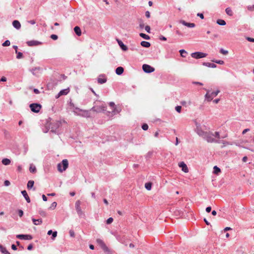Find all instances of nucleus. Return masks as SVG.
<instances>
[{"instance_id": "1", "label": "nucleus", "mask_w": 254, "mask_h": 254, "mask_svg": "<svg viewBox=\"0 0 254 254\" xmlns=\"http://www.w3.org/2000/svg\"><path fill=\"white\" fill-rule=\"evenodd\" d=\"M197 134L201 136L204 139L210 143H220L218 139L213 137V133L211 131H204L202 130L197 129Z\"/></svg>"}, {"instance_id": "2", "label": "nucleus", "mask_w": 254, "mask_h": 254, "mask_svg": "<svg viewBox=\"0 0 254 254\" xmlns=\"http://www.w3.org/2000/svg\"><path fill=\"white\" fill-rule=\"evenodd\" d=\"M68 166V162L67 159H64L61 163L58 164V170L60 172H63L66 170Z\"/></svg>"}, {"instance_id": "3", "label": "nucleus", "mask_w": 254, "mask_h": 254, "mask_svg": "<svg viewBox=\"0 0 254 254\" xmlns=\"http://www.w3.org/2000/svg\"><path fill=\"white\" fill-rule=\"evenodd\" d=\"M220 92L219 90L216 91L212 92L211 93H209V91L207 90V93L205 95V98L208 101H211L214 97H216L218 94Z\"/></svg>"}, {"instance_id": "4", "label": "nucleus", "mask_w": 254, "mask_h": 254, "mask_svg": "<svg viewBox=\"0 0 254 254\" xmlns=\"http://www.w3.org/2000/svg\"><path fill=\"white\" fill-rule=\"evenodd\" d=\"M31 110L34 113H38L42 108L41 105L38 103H32L30 105Z\"/></svg>"}, {"instance_id": "5", "label": "nucleus", "mask_w": 254, "mask_h": 254, "mask_svg": "<svg viewBox=\"0 0 254 254\" xmlns=\"http://www.w3.org/2000/svg\"><path fill=\"white\" fill-rule=\"evenodd\" d=\"M106 109V107L104 105H100V106H95L93 107L90 111H92L97 113L101 112L102 111H105Z\"/></svg>"}, {"instance_id": "6", "label": "nucleus", "mask_w": 254, "mask_h": 254, "mask_svg": "<svg viewBox=\"0 0 254 254\" xmlns=\"http://www.w3.org/2000/svg\"><path fill=\"white\" fill-rule=\"evenodd\" d=\"M75 109L82 112V113L81 114H77L75 111H74L73 112L74 114L76 115H80L82 117L86 118H90L91 117L89 111L82 110L77 107L75 108Z\"/></svg>"}, {"instance_id": "7", "label": "nucleus", "mask_w": 254, "mask_h": 254, "mask_svg": "<svg viewBox=\"0 0 254 254\" xmlns=\"http://www.w3.org/2000/svg\"><path fill=\"white\" fill-rule=\"evenodd\" d=\"M206 56H207V54L202 53V52H199L192 53L191 54V57H192L193 58L196 59L204 58V57H206Z\"/></svg>"}, {"instance_id": "8", "label": "nucleus", "mask_w": 254, "mask_h": 254, "mask_svg": "<svg viewBox=\"0 0 254 254\" xmlns=\"http://www.w3.org/2000/svg\"><path fill=\"white\" fill-rule=\"evenodd\" d=\"M96 242L97 244L100 246L101 249L105 252H109V250L108 248V247L106 246L104 242L100 239H97L96 240Z\"/></svg>"}, {"instance_id": "9", "label": "nucleus", "mask_w": 254, "mask_h": 254, "mask_svg": "<svg viewBox=\"0 0 254 254\" xmlns=\"http://www.w3.org/2000/svg\"><path fill=\"white\" fill-rule=\"evenodd\" d=\"M142 69L146 73H151L155 70L154 68L150 65L146 64H144L142 65Z\"/></svg>"}, {"instance_id": "10", "label": "nucleus", "mask_w": 254, "mask_h": 254, "mask_svg": "<svg viewBox=\"0 0 254 254\" xmlns=\"http://www.w3.org/2000/svg\"><path fill=\"white\" fill-rule=\"evenodd\" d=\"M16 238L20 240H31L33 237L32 235L29 234H18L16 235Z\"/></svg>"}, {"instance_id": "11", "label": "nucleus", "mask_w": 254, "mask_h": 254, "mask_svg": "<svg viewBox=\"0 0 254 254\" xmlns=\"http://www.w3.org/2000/svg\"><path fill=\"white\" fill-rule=\"evenodd\" d=\"M31 72L34 75L38 76L41 73L42 69L40 67H36L30 69Z\"/></svg>"}, {"instance_id": "12", "label": "nucleus", "mask_w": 254, "mask_h": 254, "mask_svg": "<svg viewBox=\"0 0 254 254\" xmlns=\"http://www.w3.org/2000/svg\"><path fill=\"white\" fill-rule=\"evenodd\" d=\"M28 46L32 47V46H38L39 45H41L42 44L41 42L38 41H35V40H31L29 41L26 42Z\"/></svg>"}, {"instance_id": "13", "label": "nucleus", "mask_w": 254, "mask_h": 254, "mask_svg": "<svg viewBox=\"0 0 254 254\" xmlns=\"http://www.w3.org/2000/svg\"><path fill=\"white\" fill-rule=\"evenodd\" d=\"M69 92V89L68 88L65 89H63L61 90L57 95V96H56V98H58L59 97L62 95H66Z\"/></svg>"}, {"instance_id": "14", "label": "nucleus", "mask_w": 254, "mask_h": 254, "mask_svg": "<svg viewBox=\"0 0 254 254\" xmlns=\"http://www.w3.org/2000/svg\"><path fill=\"white\" fill-rule=\"evenodd\" d=\"M179 166L182 168V171L184 172L188 173L189 172L188 167L184 162H180L179 164Z\"/></svg>"}, {"instance_id": "15", "label": "nucleus", "mask_w": 254, "mask_h": 254, "mask_svg": "<svg viewBox=\"0 0 254 254\" xmlns=\"http://www.w3.org/2000/svg\"><path fill=\"white\" fill-rule=\"evenodd\" d=\"M180 22L182 23L183 25L190 28H193L195 26V24L193 23H188L186 22L185 20H180Z\"/></svg>"}, {"instance_id": "16", "label": "nucleus", "mask_w": 254, "mask_h": 254, "mask_svg": "<svg viewBox=\"0 0 254 254\" xmlns=\"http://www.w3.org/2000/svg\"><path fill=\"white\" fill-rule=\"evenodd\" d=\"M13 26L16 29H19L21 27V24L19 21L15 20L12 22Z\"/></svg>"}, {"instance_id": "17", "label": "nucleus", "mask_w": 254, "mask_h": 254, "mask_svg": "<svg viewBox=\"0 0 254 254\" xmlns=\"http://www.w3.org/2000/svg\"><path fill=\"white\" fill-rule=\"evenodd\" d=\"M21 193L25 198V200H26L27 202L29 203L30 202V199L27 193V191L25 190L21 191Z\"/></svg>"}, {"instance_id": "18", "label": "nucleus", "mask_w": 254, "mask_h": 254, "mask_svg": "<svg viewBox=\"0 0 254 254\" xmlns=\"http://www.w3.org/2000/svg\"><path fill=\"white\" fill-rule=\"evenodd\" d=\"M117 41L122 50L126 51L127 50V47L121 40H117Z\"/></svg>"}, {"instance_id": "19", "label": "nucleus", "mask_w": 254, "mask_h": 254, "mask_svg": "<svg viewBox=\"0 0 254 254\" xmlns=\"http://www.w3.org/2000/svg\"><path fill=\"white\" fill-rule=\"evenodd\" d=\"M47 234L48 235H51L52 234V239L54 240L57 236V231L53 232L52 230H50L48 231Z\"/></svg>"}, {"instance_id": "20", "label": "nucleus", "mask_w": 254, "mask_h": 254, "mask_svg": "<svg viewBox=\"0 0 254 254\" xmlns=\"http://www.w3.org/2000/svg\"><path fill=\"white\" fill-rule=\"evenodd\" d=\"M124 71V69L122 66H119L116 69V73L119 75H121Z\"/></svg>"}, {"instance_id": "21", "label": "nucleus", "mask_w": 254, "mask_h": 254, "mask_svg": "<svg viewBox=\"0 0 254 254\" xmlns=\"http://www.w3.org/2000/svg\"><path fill=\"white\" fill-rule=\"evenodd\" d=\"M202 64L204 66L211 67V68H215L216 67V65L214 63H203Z\"/></svg>"}, {"instance_id": "22", "label": "nucleus", "mask_w": 254, "mask_h": 254, "mask_svg": "<svg viewBox=\"0 0 254 254\" xmlns=\"http://www.w3.org/2000/svg\"><path fill=\"white\" fill-rule=\"evenodd\" d=\"M74 31L77 36H80L81 35V31L80 28L78 26H75L74 28Z\"/></svg>"}, {"instance_id": "23", "label": "nucleus", "mask_w": 254, "mask_h": 254, "mask_svg": "<svg viewBox=\"0 0 254 254\" xmlns=\"http://www.w3.org/2000/svg\"><path fill=\"white\" fill-rule=\"evenodd\" d=\"M0 251L4 254H10L9 252L5 248L3 247L0 244Z\"/></svg>"}, {"instance_id": "24", "label": "nucleus", "mask_w": 254, "mask_h": 254, "mask_svg": "<svg viewBox=\"0 0 254 254\" xmlns=\"http://www.w3.org/2000/svg\"><path fill=\"white\" fill-rule=\"evenodd\" d=\"M32 220L33 223L36 225H40L42 223V219H36L35 218H32Z\"/></svg>"}, {"instance_id": "25", "label": "nucleus", "mask_w": 254, "mask_h": 254, "mask_svg": "<svg viewBox=\"0 0 254 254\" xmlns=\"http://www.w3.org/2000/svg\"><path fill=\"white\" fill-rule=\"evenodd\" d=\"M76 211L79 217H81L82 214H83V212L81 210V208L80 206L75 207Z\"/></svg>"}, {"instance_id": "26", "label": "nucleus", "mask_w": 254, "mask_h": 254, "mask_svg": "<svg viewBox=\"0 0 254 254\" xmlns=\"http://www.w3.org/2000/svg\"><path fill=\"white\" fill-rule=\"evenodd\" d=\"M11 161L8 158H4L2 160L1 163L4 165H8L10 164Z\"/></svg>"}, {"instance_id": "27", "label": "nucleus", "mask_w": 254, "mask_h": 254, "mask_svg": "<svg viewBox=\"0 0 254 254\" xmlns=\"http://www.w3.org/2000/svg\"><path fill=\"white\" fill-rule=\"evenodd\" d=\"M140 45L143 47H145V48H149L150 46V43L148 42H146V41H142L140 43Z\"/></svg>"}, {"instance_id": "28", "label": "nucleus", "mask_w": 254, "mask_h": 254, "mask_svg": "<svg viewBox=\"0 0 254 254\" xmlns=\"http://www.w3.org/2000/svg\"><path fill=\"white\" fill-rule=\"evenodd\" d=\"M29 171L32 173H35L36 172V167L32 164H30L29 167Z\"/></svg>"}, {"instance_id": "29", "label": "nucleus", "mask_w": 254, "mask_h": 254, "mask_svg": "<svg viewBox=\"0 0 254 254\" xmlns=\"http://www.w3.org/2000/svg\"><path fill=\"white\" fill-rule=\"evenodd\" d=\"M34 184V182L32 180L29 181L28 182L27 187L28 189H31L33 188Z\"/></svg>"}, {"instance_id": "30", "label": "nucleus", "mask_w": 254, "mask_h": 254, "mask_svg": "<svg viewBox=\"0 0 254 254\" xmlns=\"http://www.w3.org/2000/svg\"><path fill=\"white\" fill-rule=\"evenodd\" d=\"M216 23L218 25H221V26H224V25H225L226 24V23L225 21V20H224L223 19H218L217 20V21H216Z\"/></svg>"}, {"instance_id": "31", "label": "nucleus", "mask_w": 254, "mask_h": 254, "mask_svg": "<svg viewBox=\"0 0 254 254\" xmlns=\"http://www.w3.org/2000/svg\"><path fill=\"white\" fill-rule=\"evenodd\" d=\"M219 141H220V142L219 143H222L223 145V146H222V148L224 147V146H225L226 145H232V143H230V142H228V141H224V140H220V139H218Z\"/></svg>"}, {"instance_id": "32", "label": "nucleus", "mask_w": 254, "mask_h": 254, "mask_svg": "<svg viewBox=\"0 0 254 254\" xmlns=\"http://www.w3.org/2000/svg\"><path fill=\"white\" fill-rule=\"evenodd\" d=\"M98 82L99 84H103L106 82L107 79L106 78H101L100 77H99L97 79Z\"/></svg>"}, {"instance_id": "33", "label": "nucleus", "mask_w": 254, "mask_h": 254, "mask_svg": "<svg viewBox=\"0 0 254 254\" xmlns=\"http://www.w3.org/2000/svg\"><path fill=\"white\" fill-rule=\"evenodd\" d=\"M226 13L229 16H232L233 14L232 10L230 7H227L225 9Z\"/></svg>"}, {"instance_id": "34", "label": "nucleus", "mask_w": 254, "mask_h": 254, "mask_svg": "<svg viewBox=\"0 0 254 254\" xmlns=\"http://www.w3.org/2000/svg\"><path fill=\"white\" fill-rule=\"evenodd\" d=\"M151 187L152 183L150 182L147 183L145 184V188L148 190H150L151 189Z\"/></svg>"}, {"instance_id": "35", "label": "nucleus", "mask_w": 254, "mask_h": 254, "mask_svg": "<svg viewBox=\"0 0 254 254\" xmlns=\"http://www.w3.org/2000/svg\"><path fill=\"white\" fill-rule=\"evenodd\" d=\"M139 36L141 38H143L144 39H146V40H149L150 39L149 36H148V35H146V34H145L144 33H140L139 34Z\"/></svg>"}, {"instance_id": "36", "label": "nucleus", "mask_w": 254, "mask_h": 254, "mask_svg": "<svg viewBox=\"0 0 254 254\" xmlns=\"http://www.w3.org/2000/svg\"><path fill=\"white\" fill-rule=\"evenodd\" d=\"M59 126V123H57L56 126L55 127L52 126L51 127H49V128L51 129V131L53 132H56V129Z\"/></svg>"}, {"instance_id": "37", "label": "nucleus", "mask_w": 254, "mask_h": 254, "mask_svg": "<svg viewBox=\"0 0 254 254\" xmlns=\"http://www.w3.org/2000/svg\"><path fill=\"white\" fill-rule=\"evenodd\" d=\"M196 127L195 128V131L197 134V129L202 130L200 127V125L197 122H195Z\"/></svg>"}, {"instance_id": "38", "label": "nucleus", "mask_w": 254, "mask_h": 254, "mask_svg": "<svg viewBox=\"0 0 254 254\" xmlns=\"http://www.w3.org/2000/svg\"><path fill=\"white\" fill-rule=\"evenodd\" d=\"M180 54H181V56L182 57H186V55L187 54V52L185 50H180V51H179Z\"/></svg>"}, {"instance_id": "39", "label": "nucleus", "mask_w": 254, "mask_h": 254, "mask_svg": "<svg viewBox=\"0 0 254 254\" xmlns=\"http://www.w3.org/2000/svg\"><path fill=\"white\" fill-rule=\"evenodd\" d=\"M213 169H214V173L215 174H218V173L220 172V171H221L220 169L216 166H215L214 167Z\"/></svg>"}, {"instance_id": "40", "label": "nucleus", "mask_w": 254, "mask_h": 254, "mask_svg": "<svg viewBox=\"0 0 254 254\" xmlns=\"http://www.w3.org/2000/svg\"><path fill=\"white\" fill-rule=\"evenodd\" d=\"M212 61L215 63L220 64H224V62L222 60H212Z\"/></svg>"}, {"instance_id": "41", "label": "nucleus", "mask_w": 254, "mask_h": 254, "mask_svg": "<svg viewBox=\"0 0 254 254\" xmlns=\"http://www.w3.org/2000/svg\"><path fill=\"white\" fill-rule=\"evenodd\" d=\"M215 137L217 139L221 138V136L220 135L219 132L218 131H215L214 133H213V137Z\"/></svg>"}, {"instance_id": "42", "label": "nucleus", "mask_w": 254, "mask_h": 254, "mask_svg": "<svg viewBox=\"0 0 254 254\" xmlns=\"http://www.w3.org/2000/svg\"><path fill=\"white\" fill-rule=\"evenodd\" d=\"M109 105L110 107L113 108V110L112 111V113H115L116 110V106L115 103L113 102H111L109 103Z\"/></svg>"}, {"instance_id": "43", "label": "nucleus", "mask_w": 254, "mask_h": 254, "mask_svg": "<svg viewBox=\"0 0 254 254\" xmlns=\"http://www.w3.org/2000/svg\"><path fill=\"white\" fill-rule=\"evenodd\" d=\"M16 53L17 54V59H20L23 58V54L22 53L16 51Z\"/></svg>"}, {"instance_id": "44", "label": "nucleus", "mask_w": 254, "mask_h": 254, "mask_svg": "<svg viewBox=\"0 0 254 254\" xmlns=\"http://www.w3.org/2000/svg\"><path fill=\"white\" fill-rule=\"evenodd\" d=\"M139 28L141 29H142L144 27V24L143 23V21L142 19L139 20Z\"/></svg>"}, {"instance_id": "45", "label": "nucleus", "mask_w": 254, "mask_h": 254, "mask_svg": "<svg viewBox=\"0 0 254 254\" xmlns=\"http://www.w3.org/2000/svg\"><path fill=\"white\" fill-rule=\"evenodd\" d=\"M57 205V203L56 202H53L51 204L50 207H49V209H54L56 207Z\"/></svg>"}, {"instance_id": "46", "label": "nucleus", "mask_w": 254, "mask_h": 254, "mask_svg": "<svg viewBox=\"0 0 254 254\" xmlns=\"http://www.w3.org/2000/svg\"><path fill=\"white\" fill-rule=\"evenodd\" d=\"M10 44V42L9 40H6L4 43H2V45L3 47H7L9 46Z\"/></svg>"}, {"instance_id": "47", "label": "nucleus", "mask_w": 254, "mask_h": 254, "mask_svg": "<svg viewBox=\"0 0 254 254\" xmlns=\"http://www.w3.org/2000/svg\"><path fill=\"white\" fill-rule=\"evenodd\" d=\"M220 53H221L222 54H223L224 55H226L228 54V51L227 50H225L223 49H221L220 50Z\"/></svg>"}, {"instance_id": "48", "label": "nucleus", "mask_w": 254, "mask_h": 254, "mask_svg": "<svg viewBox=\"0 0 254 254\" xmlns=\"http://www.w3.org/2000/svg\"><path fill=\"white\" fill-rule=\"evenodd\" d=\"M141 127L144 130H146L148 128V126L146 124H143Z\"/></svg>"}, {"instance_id": "49", "label": "nucleus", "mask_w": 254, "mask_h": 254, "mask_svg": "<svg viewBox=\"0 0 254 254\" xmlns=\"http://www.w3.org/2000/svg\"><path fill=\"white\" fill-rule=\"evenodd\" d=\"M39 214L42 216H46V212L42 210H40L39 211Z\"/></svg>"}, {"instance_id": "50", "label": "nucleus", "mask_w": 254, "mask_h": 254, "mask_svg": "<svg viewBox=\"0 0 254 254\" xmlns=\"http://www.w3.org/2000/svg\"><path fill=\"white\" fill-rule=\"evenodd\" d=\"M176 111L178 113H181L182 107L181 106H177L175 107Z\"/></svg>"}, {"instance_id": "51", "label": "nucleus", "mask_w": 254, "mask_h": 254, "mask_svg": "<svg viewBox=\"0 0 254 254\" xmlns=\"http://www.w3.org/2000/svg\"><path fill=\"white\" fill-rule=\"evenodd\" d=\"M113 218H112V217H110V218H109L107 220V221H106V223H107V224H110L112 223L113 222Z\"/></svg>"}, {"instance_id": "52", "label": "nucleus", "mask_w": 254, "mask_h": 254, "mask_svg": "<svg viewBox=\"0 0 254 254\" xmlns=\"http://www.w3.org/2000/svg\"><path fill=\"white\" fill-rule=\"evenodd\" d=\"M51 38L54 40H56L58 39V37L57 35L55 34H52L51 35Z\"/></svg>"}, {"instance_id": "53", "label": "nucleus", "mask_w": 254, "mask_h": 254, "mask_svg": "<svg viewBox=\"0 0 254 254\" xmlns=\"http://www.w3.org/2000/svg\"><path fill=\"white\" fill-rule=\"evenodd\" d=\"M145 30L147 33H150V27L149 26L147 25L145 27Z\"/></svg>"}, {"instance_id": "54", "label": "nucleus", "mask_w": 254, "mask_h": 254, "mask_svg": "<svg viewBox=\"0 0 254 254\" xmlns=\"http://www.w3.org/2000/svg\"><path fill=\"white\" fill-rule=\"evenodd\" d=\"M81 201L80 200H77L75 203V207L80 206Z\"/></svg>"}, {"instance_id": "55", "label": "nucleus", "mask_w": 254, "mask_h": 254, "mask_svg": "<svg viewBox=\"0 0 254 254\" xmlns=\"http://www.w3.org/2000/svg\"><path fill=\"white\" fill-rule=\"evenodd\" d=\"M81 201L80 200H77L75 203V207L80 206Z\"/></svg>"}, {"instance_id": "56", "label": "nucleus", "mask_w": 254, "mask_h": 254, "mask_svg": "<svg viewBox=\"0 0 254 254\" xmlns=\"http://www.w3.org/2000/svg\"><path fill=\"white\" fill-rule=\"evenodd\" d=\"M246 38L249 42H254V38H251V37H247Z\"/></svg>"}, {"instance_id": "57", "label": "nucleus", "mask_w": 254, "mask_h": 254, "mask_svg": "<svg viewBox=\"0 0 254 254\" xmlns=\"http://www.w3.org/2000/svg\"><path fill=\"white\" fill-rule=\"evenodd\" d=\"M18 213L19 216L20 217H22L23 215V211L22 210H21V209H19L18 210Z\"/></svg>"}, {"instance_id": "58", "label": "nucleus", "mask_w": 254, "mask_h": 254, "mask_svg": "<svg viewBox=\"0 0 254 254\" xmlns=\"http://www.w3.org/2000/svg\"><path fill=\"white\" fill-rule=\"evenodd\" d=\"M69 235L71 237H74V236H75V234H74V232L73 230H70L69 231Z\"/></svg>"}, {"instance_id": "59", "label": "nucleus", "mask_w": 254, "mask_h": 254, "mask_svg": "<svg viewBox=\"0 0 254 254\" xmlns=\"http://www.w3.org/2000/svg\"><path fill=\"white\" fill-rule=\"evenodd\" d=\"M10 184V183L9 181L8 180H5L4 182V186H9Z\"/></svg>"}, {"instance_id": "60", "label": "nucleus", "mask_w": 254, "mask_h": 254, "mask_svg": "<svg viewBox=\"0 0 254 254\" xmlns=\"http://www.w3.org/2000/svg\"><path fill=\"white\" fill-rule=\"evenodd\" d=\"M197 16H199L201 19H203L204 18V16L202 13H198L197 14Z\"/></svg>"}, {"instance_id": "61", "label": "nucleus", "mask_w": 254, "mask_h": 254, "mask_svg": "<svg viewBox=\"0 0 254 254\" xmlns=\"http://www.w3.org/2000/svg\"><path fill=\"white\" fill-rule=\"evenodd\" d=\"M145 16L147 17V18H149L150 17V13L149 12V11H146L145 12Z\"/></svg>"}, {"instance_id": "62", "label": "nucleus", "mask_w": 254, "mask_h": 254, "mask_svg": "<svg viewBox=\"0 0 254 254\" xmlns=\"http://www.w3.org/2000/svg\"><path fill=\"white\" fill-rule=\"evenodd\" d=\"M211 210V207L210 206H208L206 208V211L207 213H209Z\"/></svg>"}, {"instance_id": "63", "label": "nucleus", "mask_w": 254, "mask_h": 254, "mask_svg": "<svg viewBox=\"0 0 254 254\" xmlns=\"http://www.w3.org/2000/svg\"><path fill=\"white\" fill-rule=\"evenodd\" d=\"M33 249V245L32 244L29 245V246L27 247V250L29 251H30L32 250Z\"/></svg>"}, {"instance_id": "64", "label": "nucleus", "mask_w": 254, "mask_h": 254, "mask_svg": "<svg viewBox=\"0 0 254 254\" xmlns=\"http://www.w3.org/2000/svg\"><path fill=\"white\" fill-rule=\"evenodd\" d=\"M159 39L161 40H163V41H166L167 40L166 38L165 37L163 36H160V38H159Z\"/></svg>"}]
</instances>
